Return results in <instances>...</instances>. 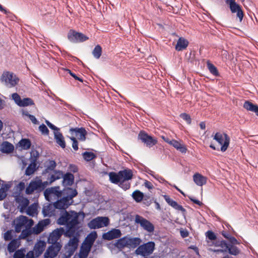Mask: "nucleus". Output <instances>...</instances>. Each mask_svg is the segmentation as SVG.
Masks as SVG:
<instances>
[{
    "label": "nucleus",
    "mask_w": 258,
    "mask_h": 258,
    "mask_svg": "<svg viewBox=\"0 0 258 258\" xmlns=\"http://www.w3.org/2000/svg\"><path fill=\"white\" fill-rule=\"evenodd\" d=\"M85 216V214L81 212L66 211L58 219V224L67 225V235L74 237L66 245L62 258H70L77 249L79 242L78 236L80 232V224L84 221Z\"/></svg>",
    "instance_id": "nucleus-1"
},
{
    "label": "nucleus",
    "mask_w": 258,
    "mask_h": 258,
    "mask_svg": "<svg viewBox=\"0 0 258 258\" xmlns=\"http://www.w3.org/2000/svg\"><path fill=\"white\" fill-rule=\"evenodd\" d=\"M78 192L76 189L66 188L62 190V195L54 203V207L58 209H66L73 203V198Z\"/></svg>",
    "instance_id": "nucleus-2"
},
{
    "label": "nucleus",
    "mask_w": 258,
    "mask_h": 258,
    "mask_svg": "<svg viewBox=\"0 0 258 258\" xmlns=\"http://www.w3.org/2000/svg\"><path fill=\"white\" fill-rule=\"evenodd\" d=\"M213 140L218 144L217 146L211 144L210 147L214 150H220L222 152H225L229 147L230 144V138L225 133L217 132L213 135Z\"/></svg>",
    "instance_id": "nucleus-3"
},
{
    "label": "nucleus",
    "mask_w": 258,
    "mask_h": 258,
    "mask_svg": "<svg viewBox=\"0 0 258 258\" xmlns=\"http://www.w3.org/2000/svg\"><path fill=\"white\" fill-rule=\"evenodd\" d=\"M0 81L6 87L12 88L18 84L19 79L13 72L5 71L0 77Z\"/></svg>",
    "instance_id": "nucleus-4"
},
{
    "label": "nucleus",
    "mask_w": 258,
    "mask_h": 258,
    "mask_svg": "<svg viewBox=\"0 0 258 258\" xmlns=\"http://www.w3.org/2000/svg\"><path fill=\"white\" fill-rule=\"evenodd\" d=\"M47 185V182H42L39 177H36L30 183L26 188V192L27 194H32L34 191H41Z\"/></svg>",
    "instance_id": "nucleus-5"
},
{
    "label": "nucleus",
    "mask_w": 258,
    "mask_h": 258,
    "mask_svg": "<svg viewBox=\"0 0 258 258\" xmlns=\"http://www.w3.org/2000/svg\"><path fill=\"white\" fill-rule=\"evenodd\" d=\"M14 224L16 232H19L24 228H30L33 222L32 220H28L25 216H20L14 220Z\"/></svg>",
    "instance_id": "nucleus-6"
},
{
    "label": "nucleus",
    "mask_w": 258,
    "mask_h": 258,
    "mask_svg": "<svg viewBox=\"0 0 258 258\" xmlns=\"http://www.w3.org/2000/svg\"><path fill=\"white\" fill-rule=\"evenodd\" d=\"M61 195L62 191L60 190L58 186L47 188L44 191L45 197L49 202L59 199Z\"/></svg>",
    "instance_id": "nucleus-7"
},
{
    "label": "nucleus",
    "mask_w": 258,
    "mask_h": 258,
    "mask_svg": "<svg viewBox=\"0 0 258 258\" xmlns=\"http://www.w3.org/2000/svg\"><path fill=\"white\" fill-rule=\"evenodd\" d=\"M155 245L154 242H149L141 245L136 249V253L142 256L148 255L153 252Z\"/></svg>",
    "instance_id": "nucleus-8"
},
{
    "label": "nucleus",
    "mask_w": 258,
    "mask_h": 258,
    "mask_svg": "<svg viewBox=\"0 0 258 258\" xmlns=\"http://www.w3.org/2000/svg\"><path fill=\"white\" fill-rule=\"evenodd\" d=\"M46 246V243L44 241L39 240L35 245L33 251L28 252L26 258H34L40 255L43 252Z\"/></svg>",
    "instance_id": "nucleus-9"
},
{
    "label": "nucleus",
    "mask_w": 258,
    "mask_h": 258,
    "mask_svg": "<svg viewBox=\"0 0 258 258\" xmlns=\"http://www.w3.org/2000/svg\"><path fill=\"white\" fill-rule=\"evenodd\" d=\"M45 122L49 128L54 131L53 134L56 143L61 148H64L66 147V143L64 138L62 135L59 132L58 128L48 120H45Z\"/></svg>",
    "instance_id": "nucleus-10"
},
{
    "label": "nucleus",
    "mask_w": 258,
    "mask_h": 258,
    "mask_svg": "<svg viewBox=\"0 0 258 258\" xmlns=\"http://www.w3.org/2000/svg\"><path fill=\"white\" fill-rule=\"evenodd\" d=\"M109 224V219L107 217H99L88 223V226L91 229L100 228L107 226Z\"/></svg>",
    "instance_id": "nucleus-11"
},
{
    "label": "nucleus",
    "mask_w": 258,
    "mask_h": 258,
    "mask_svg": "<svg viewBox=\"0 0 258 258\" xmlns=\"http://www.w3.org/2000/svg\"><path fill=\"white\" fill-rule=\"evenodd\" d=\"M11 97L15 103L20 107H25L34 104L33 101L30 98H26L22 99L19 95L16 93L12 94Z\"/></svg>",
    "instance_id": "nucleus-12"
},
{
    "label": "nucleus",
    "mask_w": 258,
    "mask_h": 258,
    "mask_svg": "<svg viewBox=\"0 0 258 258\" xmlns=\"http://www.w3.org/2000/svg\"><path fill=\"white\" fill-rule=\"evenodd\" d=\"M61 246V245L59 243H56L48 247L44 253V258L55 257L60 251Z\"/></svg>",
    "instance_id": "nucleus-13"
},
{
    "label": "nucleus",
    "mask_w": 258,
    "mask_h": 258,
    "mask_svg": "<svg viewBox=\"0 0 258 258\" xmlns=\"http://www.w3.org/2000/svg\"><path fill=\"white\" fill-rule=\"evenodd\" d=\"M135 222L139 224L143 228L149 232H151L154 231V227L153 224L147 220L140 216H136L135 218Z\"/></svg>",
    "instance_id": "nucleus-14"
},
{
    "label": "nucleus",
    "mask_w": 258,
    "mask_h": 258,
    "mask_svg": "<svg viewBox=\"0 0 258 258\" xmlns=\"http://www.w3.org/2000/svg\"><path fill=\"white\" fill-rule=\"evenodd\" d=\"M69 39L73 42H83L88 39V37L82 33L71 30L68 33Z\"/></svg>",
    "instance_id": "nucleus-15"
},
{
    "label": "nucleus",
    "mask_w": 258,
    "mask_h": 258,
    "mask_svg": "<svg viewBox=\"0 0 258 258\" xmlns=\"http://www.w3.org/2000/svg\"><path fill=\"white\" fill-rule=\"evenodd\" d=\"M70 132L72 137L75 136L79 140L84 141L86 140L87 132L84 128H71Z\"/></svg>",
    "instance_id": "nucleus-16"
},
{
    "label": "nucleus",
    "mask_w": 258,
    "mask_h": 258,
    "mask_svg": "<svg viewBox=\"0 0 258 258\" xmlns=\"http://www.w3.org/2000/svg\"><path fill=\"white\" fill-rule=\"evenodd\" d=\"M139 138L147 146L152 147L157 143V140L145 133H141Z\"/></svg>",
    "instance_id": "nucleus-17"
},
{
    "label": "nucleus",
    "mask_w": 258,
    "mask_h": 258,
    "mask_svg": "<svg viewBox=\"0 0 258 258\" xmlns=\"http://www.w3.org/2000/svg\"><path fill=\"white\" fill-rule=\"evenodd\" d=\"M64 232L63 228L57 229L54 230L49 236L48 242L49 243L55 244V243L60 237Z\"/></svg>",
    "instance_id": "nucleus-18"
},
{
    "label": "nucleus",
    "mask_w": 258,
    "mask_h": 258,
    "mask_svg": "<svg viewBox=\"0 0 258 258\" xmlns=\"http://www.w3.org/2000/svg\"><path fill=\"white\" fill-rule=\"evenodd\" d=\"M121 235V233L120 230L117 229H112V230L104 233L102 237L104 239L110 240L119 237Z\"/></svg>",
    "instance_id": "nucleus-19"
},
{
    "label": "nucleus",
    "mask_w": 258,
    "mask_h": 258,
    "mask_svg": "<svg viewBox=\"0 0 258 258\" xmlns=\"http://www.w3.org/2000/svg\"><path fill=\"white\" fill-rule=\"evenodd\" d=\"M48 175L47 177V185L50 184L55 180L61 178L63 174L61 171H51L48 172Z\"/></svg>",
    "instance_id": "nucleus-20"
},
{
    "label": "nucleus",
    "mask_w": 258,
    "mask_h": 258,
    "mask_svg": "<svg viewBox=\"0 0 258 258\" xmlns=\"http://www.w3.org/2000/svg\"><path fill=\"white\" fill-rule=\"evenodd\" d=\"M207 178L202 174L196 173L193 175V180L198 186H203L207 182Z\"/></svg>",
    "instance_id": "nucleus-21"
},
{
    "label": "nucleus",
    "mask_w": 258,
    "mask_h": 258,
    "mask_svg": "<svg viewBox=\"0 0 258 258\" xmlns=\"http://www.w3.org/2000/svg\"><path fill=\"white\" fill-rule=\"evenodd\" d=\"M50 223L49 219H45L39 222L33 229V232L35 234L40 233L45 227L48 225Z\"/></svg>",
    "instance_id": "nucleus-22"
},
{
    "label": "nucleus",
    "mask_w": 258,
    "mask_h": 258,
    "mask_svg": "<svg viewBox=\"0 0 258 258\" xmlns=\"http://www.w3.org/2000/svg\"><path fill=\"white\" fill-rule=\"evenodd\" d=\"M14 149V147L12 144L4 142L1 144L0 151L3 153L9 154L12 153Z\"/></svg>",
    "instance_id": "nucleus-23"
},
{
    "label": "nucleus",
    "mask_w": 258,
    "mask_h": 258,
    "mask_svg": "<svg viewBox=\"0 0 258 258\" xmlns=\"http://www.w3.org/2000/svg\"><path fill=\"white\" fill-rule=\"evenodd\" d=\"M170 145L173 146L175 149L182 153H185L186 152L187 149L186 147L179 141L172 140V141L170 143Z\"/></svg>",
    "instance_id": "nucleus-24"
},
{
    "label": "nucleus",
    "mask_w": 258,
    "mask_h": 258,
    "mask_svg": "<svg viewBox=\"0 0 258 258\" xmlns=\"http://www.w3.org/2000/svg\"><path fill=\"white\" fill-rule=\"evenodd\" d=\"M163 197L166 202L173 208L181 211H184V209L182 208L181 206L178 205L175 201L170 199L169 196L167 195H164Z\"/></svg>",
    "instance_id": "nucleus-25"
},
{
    "label": "nucleus",
    "mask_w": 258,
    "mask_h": 258,
    "mask_svg": "<svg viewBox=\"0 0 258 258\" xmlns=\"http://www.w3.org/2000/svg\"><path fill=\"white\" fill-rule=\"evenodd\" d=\"M31 146L30 142L27 139L21 140L16 146V149L19 151L27 150Z\"/></svg>",
    "instance_id": "nucleus-26"
},
{
    "label": "nucleus",
    "mask_w": 258,
    "mask_h": 258,
    "mask_svg": "<svg viewBox=\"0 0 258 258\" xmlns=\"http://www.w3.org/2000/svg\"><path fill=\"white\" fill-rule=\"evenodd\" d=\"M188 42L183 38H179L175 46V49L177 51H181L185 49L188 46Z\"/></svg>",
    "instance_id": "nucleus-27"
},
{
    "label": "nucleus",
    "mask_w": 258,
    "mask_h": 258,
    "mask_svg": "<svg viewBox=\"0 0 258 258\" xmlns=\"http://www.w3.org/2000/svg\"><path fill=\"white\" fill-rule=\"evenodd\" d=\"M142 242L141 239L138 237H131L128 236V248H135Z\"/></svg>",
    "instance_id": "nucleus-28"
},
{
    "label": "nucleus",
    "mask_w": 258,
    "mask_h": 258,
    "mask_svg": "<svg viewBox=\"0 0 258 258\" xmlns=\"http://www.w3.org/2000/svg\"><path fill=\"white\" fill-rule=\"evenodd\" d=\"M96 232H92L87 236L83 244H86L87 246L89 245V246L91 247L92 245L96 239Z\"/></svg>",
    "instance_id": "nucleus-29"
},
{
    "label": "nucleus",
    "mask_w": 258,
    "mask_h": 258,
    "mask_svg": "<svg viewBox=\"0 0 258 258\" xmlns=\"http://www.w3.org/2000/svg\"><path fill=\"white\" fill-rule=\"evenodd\" d=\"M226 3L229 5L232 13H235V11L242 9L240 6L236 3L235 0H226Z\"/></svg>",
    "instance_id": "nucleus-30"
},
{
    "label": "nucleus",
    "mask_w": 258,
    "mask_h": 258,
    "mask_svg": "<svg viewBox=\"0 0 258 258\" xmlns=\"http://www.w3.org/2000/svg\"><path fill=\"white\" fill-rule=\"evenodd\" d=\"M91 247L86 245V244H82L81 249L78 255L79 258H86L90 252Z\"/></svg>",
    "instance_id": "nucleus-31"
},
{
    "label": "nucleus",
    "mask_w": 258,
    "mask_h": 258,
    "mask_svg": "<svg viewBox=\"0 0 258 258\" xmlns=\"http://www.w3.org/2000/svg\"><path fill=\"white\" fill-rule=\"evenodd\" d=\"M121 182L130 180L133 176V173L130 170H124L119 172Z\"/></svg>",
    "instance_id": "nucleus-32"
},
{
    "label": "nucleus",
    "mask_w": 258,
    "mask_h": 258,
    "mask_svg": "<svg viewBox=\"0 0 258 258\" xmlns=\"http://www.w3.org/2000/svg\"><path fill=\"white\" fill-rule=\"evenodd\" d=\"M115 245L118 248H122L125 247L128 248V236H125L118 239L116 242Z\"/></svg>",
    "instance_id": "nucleus-33"
},
{
    "label": "nucleus",
    "mask_w": 258,
    "mask_h": 258,
    "mask_svg": "<svg viewBox=\"0 0 258 258\" xmlns=\"http://www.w3.org/2000/svg\"><path fill=\"white\" fill-rule=\"evenodd\" d=\"M55 208L53 205L47 204L45 205L43 209V213L45 216H51L54 214L53 208Z\"/></svg>",
    "instance_id": "nucleus-34"
},
{
    "label": "nucleus",
    "mask_w": 258,
    "mask_h": 258,
    "mask_svg": "<svg viewBox=\"0 0 258 258\" xmlns=\"http://www.w3.org/2000/svg\"><path fill=\"white\" fill-rule=\"evenodd\" d=\"M243 107L247 110L255 112L258 116V106L254 105L248 101H246L244 103Z\"/></svg>",
    "instance_id": "nucleus-35"
},
{
    "label": "nucleus",
    "mask_w": 258,
    "mask_h": 258,
    "mask_svg": "<svg viewBox=\"0 0 258 258\" xmlns=\"http://www.w3.org/2000/svg\"><path fill=\"white\" fill-rule=\"evenodd\" d=\"M74 182V176L71 173H67L63 176V184L64 185H71Z\"/></svg>",
    "instance_id": "nucleus-36"
},
{
    "label": "nucleus",
    "mask_w": 258,
    "mask_h": 258,
    "mask_svg": "<svg viewBox=\"0 0 258 258\" xmlns=\"http://www.w3.org/2000/svg\"><path fill=\"white\" fill-rule=\"evenodd\" d=\"M109 176L110 181L112 183H118L121 182L119 172L117 174L114 172H110L109 174Z\"/></svg>",
    "instance_id": "nucleus-37"
},
{
    "label": "nucleus",
    "mask_w": 258,
    "mask_h": 258,
    "mask_svg": "<svg viewBox=\"0 0 258 258\" xmlns=\"http://www.w3.org/2000/svg\"><path fill=\"white\" fill-rule=\"evenodd\" d=\"M144 194L139 190L134 191L132 194V197L138 203L142 201L144 198Z\"/></svg>",
    "instance_id": "nucleus-38"
},
{
    "label": "nucleus",
    "mask_w": 258,
    "mask_h": 258,
    "mask_svg": "<svg viewBox=\"0 0 258 258\" xmlns=\"http://www.w3.org/2000/svg\"><path fill=\"white\" fill-rule=\"evenodd\" d=\"M11 187L9 184L3 185L0 188V200H3L7 196V191Z\"/></svg>",
    "instance_id": "nucleus-39"
},
{
    "label": "nucleus",
    "mask_w": 258,
    "mask_h": 258,
    "mask_svg": "<svg viewBox=\"0 0 258 258\" xmlns=\"http://www.w3.org/2000/svg\"><path fill=\"white\" fill-rule=\"evenodd\" d=\"M227 250L230 254L234 255H236L240 253V250L236 246L232 245H228Z\"/></svg>",
    "instance_id": "nucleus-40"
},
{
    "label": "nucleus",
    "mask_w": 258,
    "mask_h": 258,
    "mask_svg": "<svg viewBox=\"0 0 258 258\" xmlns=\"http://www.w3.org/2000/svg\"><path fill=\"white\" fill-rule=\"evenodd\" d=\"M19 246V243L17 240L12 241L8 245V249L10 252H13L14 250L18 247Z\"/></svg>",
    "instance_id": "nucleus-41"
},
{
    "label": "nucleus",
    "mask_w": 258,
    "mask_h": 258,
    "mask_svg": "<svg viewBox=\"0 0 258 258\" xmlns=\"http://www.w3.org/2000/svg\"><path fill=\"white\" fill-rule=\"evenodd\" d=\"M17 202L19 204V205L22 207V208H24L29 204V201L23 197H20L16 199Z\"/></svg>",
    "instance_id": "nucleus-42"
},
{
    "label": "nucleus",
    "mask_w": 258,
    "mask_h": 258,
    "mask_svg": "<svg viewBox=\"0 0 258 258\" xmlns=\"http://www.w3.org/2000/svg\"><path fill=\"white\" fill-rule=\"evenodd\" d=\"M102 53V49L99 45L95 46L92 51V54L94 57L97 59L99 58Z\"/></svg>",
    "instance_id": "nucleus-43"
},
{
    "label": "nucleus",
    "mask_w": 258,
    "mask_h": 258,
    "mask_svg": "<svg viewBox=\"0 0 258 258\" xmlns=\"http://www.w3.org/2000/svg\"><path fill=\"white\" fill-rule=\"evenodd\" d=\"M36 164L35 163H31L26 170V174L30 175L34 173L36 170Z\"/></svg>",
    "instance_id": "nucleus-44"
},
{
    "label": "nucleus",
    "mask_w": 258,
    "mask_h": 258,
    "mask_svg": "<svg viewBox=\"0 0 258 258\" xmlns=\"http://www.w3.org/2000/svg\"><path fill=\"white\" fill-rule=\"evenodd\" d=\"M83 156L84 159L87 161H91L95 157V155L93 153L89 152L84 153Z\"/></svg>",
    "instance_id": "nucleus-45"
},
{
    "label": "nucleus",
    "mask_w": 258,
    "mask_h": 258,
    "mask_svg": "<svg viewBox=\"0 0 258 258\" xmlns=\"http://www.w3.org/2000/svg\"><path fill=\"white\" fill-rule=\"evenodd\" d=\"M27 212L28 215L34 216L37 213V205H33L28 208Z\"/></svg>",
    "instance_id": "nucleus-46"
},
{
    "label": "nucleus",
    "mask_w": 258,
    "mask_h": 258,
    "mask_svg": "<svg viewBox=\"0 0 258 258\" xmlns=\"http://www.w3.org/2000/svg\"><path fill=\"white\" fill-rule=\"evenodd\" d=\"M207 66L210 72L214 75H218V72L216 68L212 64L210 63H207Z\"/></svg>",
    "instance_id": "nucleus-47"
},
{
    "label": "nucleus",
    "mask_w": 258,
    "mask_h": 258,
    "mask_svg": "<svg viewBox=\"0 0 258 258\" xmlns=\"http://www.w3.org/2000/svg\"><path fill=\"white\" fill-rule=\"evenodd\" d=\"M40 132L43 135H48L49 131L45 125L42 124L39 127Z\"/></svg>",
    "instance_id": "nucleus-48"
},
{
    "label": "nucleus",
    "mask_w": 258,
    "mask_h": 258,
    "mask_svg": "<svg viewBox=\"0 0 258 258\" xmlns=\"http://www.w3.org/2000/svg\"><path fill=\"white\" fill-rule=\"evenodd\" d=\"M218 245L222 248V249H221V251L225 252L227 251L229 245H228L225 241H222Z\"/></svg>",
    "instance_id": "nucleus-49"
},
{
    "label": "nucleus",
    "mask_w": 258,
    "mask_h": 258,
    "mask_svg": "<svg viewBox=\"0 0 258 258\" xmlns=\"http://www.w3.org/2000/svg\"><path fill=\"white\" fill-rule=\"evenodd\" d=\"M25 252L23 250H19L17 251L14 255V258H24Z\"/></svg>",
    "instance_id": "nucleus-50"
},
{
    "label": "nucleus",
    "mask_w": 258,
    "mask_h": 258,
    "mask_svg": "<svg viewBox=\"0 0 258 258\" xmlns=\"http://www.w3.org/2000/svg\"><path fill=\"white\" fill-rule=\"evenodd\" d=\"M48 167L46 169V172H49V171H51L55 167L56 163L54 161H49V165H48Z\"/></svg>",
    "instance_id": "nucleus-51"
},
{
    "label": "nucleus",
    "mask_w": 258,
    "mask_h": 258,
    "mask_svg": "<svg viewBox=\"0 0 258 258\" xmlns=\"http://www.w3.org/2000/svg\"><path fill=\"white\" fill-rule=\"evenodd\" d=\"M180 117L188 124H190L191 123V118L189 115L184 113L180 114Z\"/></svg>",
    "instance_id": "nucleus-52"
},
{
    "label": "nucleus",
    "mask_w": 258,
    "mask_h": 258,
    "mask_svg": "<svg viewBox=\"0 0 258 258\" xmlns=\"http://www.w3.org/2000/svg\"><path fill=\"white\" fill-rule=\"evenodd\" d=\"M28 228H27L25 229H23L22 232L20 236L21 238H25L29 235L30 230Z\"/></svg>",
    "instance_id": "nucleus-53"
},
{
    "label": "nucleus",
    "mask_w": 258,
    "mask_h": 258,
    "mask_svg": "<svg viewBox=\"0 0 258 258\" xmlns=\"http://www.w3.org/2000/svg\"><path fill=\"white\" fill-rule=\"evenodd\" d=\"M70 139L73 142L72 147L75 150L77 151L78 149V142L75 137H70Z\"/></svg>",
    "instance_id": "nucleus-54"
},
{
    "label": "nucleus",
    "mask_w": 258,
    "mask_h": 258,
    "mask_svg": "<svg viewBox=\"0 0 258 258\" xmlns=\"http://www.w3.org/2000/svg\"><path fill=\"white\" fill-rule=\"evenodd\" d=\"M235 13H236V16L238 18L239 21L241 22L243 19L244 15L242 9H240V10L238 11H235Z\"/></svg>",
    "instance_id": "nucleus-55"
},
{
    "label": "nucleus",
    "mask_w": 258,
    "mask_h": 258,
    "mask_svg": "<svg viewBox=\"0 0 258 258\" xmlns=\"http://www.w3.org/2000/svg\"><path fill=\"white\" fill-rule=\"evenodd\" d=\"M12 231H8L4 234V239L6 240H9L12 238Z\"/></svg>",
    "instance_id": "nucleus-56"
},
{
    "label": "nucleus",
    "mask_w": 258,
    "mask_h": 258,
    "mask_svg": "<svg viewBox=\"0 0 258 258\" xmlns=\"http://www.w3.org/2000/svg\"><path fill=\"white\" fill-rule=\"evenodd\" d=\"M25 186V184L24 182H20L16 186L17 190L19 191L23 190Z\"/></svg>",
    "instance_id": "nucleus-57"
},
{
    "label": "nucleus",
    "mask_w": 258,
    "mask_h": 258,
    "mask_svg": "<svg viewBox=\"0 0 258 258\" xmlns=\"http://www.w3.org/2000/svg\"><path fill=\"white\" fill-rule=\"evenodd\" d=\"M206 236L207 237H208L209 239L211 240H213L216 238L214 233L210 231H209L206 233Z\"/></svg>",
    "instance_id": "nucleus-58"
},
{
    "label": "nucleus",
    "mask_w": 258,
    "mask_h": 258,
    "mask_svg": "<svg viewBox=\"0 0 258 258\" xmlns=\"http://www.w3.org/2000/svg\"><path fill=\"white\" fill-rule=\"evenodd\" d=\"M228 239L232 245L234 244H238L239 243L234 237L231 236H230Z\"/></svg>",
    "instance_id": "nucleus-59"
},
{
    "label": "nucleus",
    "mask_w": 258,
    "mask_h": 258,
    "mask_svg": "<svg viewBox=\"0 0 258 258\" xmlns=\"http://www.w3.org/2000/svg\"><path fill=\"white\" fill-rule=\"evenodd\" d=\"M29 118L33 124H37L38 123V121L37 119L36 118V117L34 116H33L32 115H29Z\"/></svg>",
    "instance_id": "nucleus-60"
},
{
    "label": "nucleus",
    "mask_w": 258,
    "mask_h": 258,
    "mask_svg": "<svg viewBox=\"0 0 258 258\" xmlns=\"http://www.w3.org/2000/svg\"><path fill=\"white\" fill-rule=\"evenodd\" d=\"M189 199H190L191 201H192L194 203H195V204H197V205H200V206H201V205H202V202H201L200 201H199V200H196V199H195L193 198H192V197H189Z\"/></svg>",
    "instance_id": "nucleus-61"
},
{
    "label": "nucleus",
    "mask_w": 258,
    "mask_h": 258,
    "mask_svg": "<svg viewBox=\"0 0 258 258\" xmlns=\"http://www.w3.org/2000/svg\"><path fill=\"white\" fill-rule=\"evenodd\" d=\"M144 185H145V187H146L148 189L153 188V185L151 184V182H150L148 181H146L145 182Z\"/></svg>",
    "instance_id": "nucleus-62"
},
{
    "label": "nucleus",
    "mask_w": 258,
    "mask_h": 258,
    "mask_svg": "<svg viewBox=\"0 0 258 258\" xmlns=\"http://www.w3.org/2000/svg\"><path fill=\"white\" fill-rule=\"evenodd\" d=\"M180 234H181V236L182 237H186L188 236V232L186 230H181Z\"/></svg>",
    "instance_id": "nucleus-63"
},
{
    "label": "nucleus",
    "mask_w": 258,
    "mask_h": 258,
    "mask_svg": "<svg viewBox=\"0 0 258 258\" xmlns=\"http://www.w3.org/2000/svg\"><path fill=\"white\" fill-rule=\"evenodd\" d=\"M22 115L24 117L25 116H27L29 117V115H31V114H29L28 112L25 110H22Z\"/></svg>",
    "instance_id": "nucleus-64"
}]
</instances>
